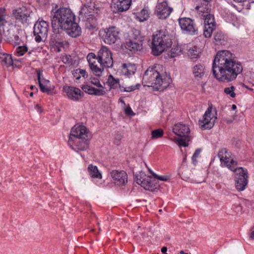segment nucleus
<instances>
[{
    "instance_id": "obj_10",
    "label": "nucleus",
    "mask_w": 254,
    "mask_h": 254,
    "mask_svg": "<svg viewBox=\"0 0 254 254\" xmlns=\"http://www.w3.org/2000/svg\"><path fill=\"white\" fill-rule=\"evenodd\" d=\"M103 40L105 43L114 45L117 48L122 46L119 36V31L115 27H110L107 30L103 36Z\"/></svg>"
},
{
    "instance_id": "obj_46",
    "label": "nucleus",
    "mask_w": 254,
    "mask_h": 254,
    "mask_svg": "<svg viewBox=\"0 0 254 254\" xmlns=\"http://www.w3.org/2000/svg\"><path fill=\"white\" fill-rule=\"evenodd\" d=\"M151 174L155 178L161 181H167L169 179V177L168 176H159L154 172H151Z\"/></svg>"
},
{
    "instance_id": "obj_18",
    "label": "nucleus",
    "mask_w": 254,
    "mask_h": 254,
    "mask_svg": "<svg viewBox=\"0 0 254 254\" xmlns=\"http://www.w3.org/2000/svg\"><path fill=\"white\" fill-rule=\"evenodd\" d=\"M111 176L117 185H124L127 182V174L124 171L113 170L111 172Z\"/></svg>"
},
{
    "instance_id": "obj_32",
    "label": "nucleus",
    "mask_w": 254,
    "mask_h": 254,
    "mask_svg": "<svg viewBox=\"0 0 254 254\" xmlns=\"http://www.w3.org/2000/svg\"><path fill=\"white\" fill-rule=\"evenodd\" d=\"M204 16L205 17L204 25L215 27V23L213 15L209 14Z\"/></svg>"
},
{
    "instance_id": "obj_42",
    "label": "nucleus",
    "mask_w": 254,
    "mask_h": 254,
    "mask_svg": "<svg viewBox=\"0 0 254 254\" xmlns=\"http://www.w3.org/2000/svg\"><path fill=\"white\" fill-rule=\"evenodd\" d=\"M81 88L85 92L91 95H93V93L95 91V88L89 85H84L82 86Z\"/></svg>"
},
{
    "instance_id": "obj_55",
    "label": "nucleus",
    "mask_w": 254,
    "mask_h": 254,
    "mask_svg": "<svg viewBox=\"0 0 254 254\" xmlns=\"http://www.w3.org/2000/svg\"><path fill=\"white\" fill-rule=\"evenodd\" d=\"M41 81H42V83L44 85H47L50 83L49 80H46L45 79H43L42 80H41Z\"/></svg>"
},
{
    "instance_id": "obj_7",
    "label": "nucleus",
    "mask_w": 254,
    "mask_h": 254,
    "mask_svg": "<svg viewBox=\"0 0 254 254\" xmlns=\"http://www.w3.org/2000/svg\"><path fill=\"white\" fill-rule=\"evenodd\" d=\"M49 27V23L43 20H39L35 23L33 34L37 42H41L46 39Z\"/></svg>"
},
{
    "instance_id": "obj_39",
    "label": "nucleus",
    "mask_w": 254,
    "mask_h": 254,
    "mask_svg": "<svg viewBox=\"0 0 254 254\" xmlns=\"http://www.w3.org/2000/svg\"><path fill=\"white\" fill-rule=\"evenodd\" d=\"M80 76H82L83 77H85V76L87 77L86 70L81 69H76L75 73L74 74V76L76 78V79L78 80L80 78Z\"/></svg>"
},
{
    "instance_id": "obj_50",
    "label": "nucleus",
    "mask_w": 254,
    "mask_h": 254,
    "mask_svg": "<svg viewBox=\"0 0 254 254\" xmlns=\"http://www.w3.org/2000/svg\"><path fill=\"white\" fill-rule=\"evenodd\" d=\"M140 85L139 84H137L136 85V86H131L125 88L124 89V92H131L132 91H134L136 89V87L139 86Z\"/></svg>"
},
{
    "instance_id": "obj_40",
    "label": "nucleus",
    "mask_w": 254,
    "mask_h": 254,
    "mask_svg": "<svg viewBox=\"0 0 254 254\" xmlns=\"http://www.w3.org/2000/svg\"><path fill=\"white\" fill-rule=\"evenodd\" d=\"M199 54L198 49L194 46L189 50V55L191 58H196Z\"/></svg>"
},
{
    "instance_id": "obj_30",
    "label": "nucleus",
    "mask_w": 254,
    "mask_h": 254,
    "mask_svg": "<svg viewBox=\"0 0 254 254\" xmlns=\"http://www.w3.org/2000/svg\"><path fill=\"white\" fill-rule=\"evenodd\" d=\"M2 64H5L6 66H10L13 64L12 56L9 54H3L0 57Z\"/></svg>"
},
{
    "instance_id": "obj_13",
    "label": "nucleus",
    "mask_w": 254,
    "mask_h": 254,
    "mask_svg": "<svg viewBox=\"0 0 254 254\" xmlns=\"http://www.w3.org/2000/svg\"><path fill=\"white\" fill-rule=\"evenodd\" d=\"M211 112L212 105H210L205 111L203 116V119L199 121V125L201 129H209L214 126V123L217 120V117H211Z\"/></svg>"
},
{
    "instance_id": "obj_22",
    "label": "nucleus",
    "mask_w": 254,
    "mask_h": 254,
    "mask_svg": "<svg viewBox=\"0 0 254 254\" xmlns=\"http://www.w3.org/2000/svg\"><path fill=\"white\" fill-rule=\"evenodd\" d=\"M90 69L96 76H101L104 70V67L101 66L98 62L97 58L95 61H91L89 63Z\"/></svg>"
},
{
    "instance_id": "obj_20",
    "label": "nucleus",
    "mask_w": 254,
    "mask_h": 254,
    "mask_svg": "<svg viewBox=\"0 0 254 254\" xmlns=\"http://www.w3.org/2000/svg\"><path fill=\"white\" fill-rule=\"evenodd\" d=\"M136 70L135 64H124L122 66V73L129 77L130 75H133Z\"/></svg>"
},
{
    "instance_id": "obj_49",
    "label": "nucleus",
    "mask_w": 254,
    "mask_h": 254,
    "mask_svg": "<svg viewBox=\"0 0 254 254\" xmlns=\"http://www.w3.org/2000/svg\"><path fill=\"white\" fill-rule=\"evenodd\" d=\"M105 91L102 89L95 88V91L93 93V95L97 96H103L105 95Z\"/></svg>"
},
{
    "instance_id": "obj_60",
    "label": "nucleus",
    "mask_w": 254,
    "mask_h": 254,
    "mask_svg": "<svg viewBox=\"0 0 254 254\" xmlns=\"http://www.w3.org/2000/svg\"><path fill=\"white\" fill-rule=\"evenodd\" d=\"M233 0L236 2H242L245 1L246 0Z\"/></svg>"
},
{
    "instance_id": "obj_1",
    "label": "nucleus",
    "mask_w": 254,
    "mask_h": 254,
    "mask_svg": "<svg viewBox=\"0 0 254 254\" xmlns=\"http://www.w3.org/2000/svg\"><path fill=\"white\" fill-rule=\"evenodd\" d=\"M243 71L241 64L234 60L228 51L218 52L212 64V72L218 80L228 82L235 80Z\"/></svg>"
},
{
    "instance_id": "obj_5",
    "label": "nucleus",
    "mask_w": 254,
    "mask_h": 254,
    "mask_svg": "<svg viewBox=\"0 0 254 254\" xmlns=\"http://www.w3.org/2000/svg\"><path fill=\"white\" fill-rule=\"evenodd\" d=\"M172 45V39L169 34L160 30L153 36L152 41V53L154 56H159L170 48Z\"/></svg>"
},
{
    "instance_id": "obj_63",
    "label": "nucleus",
    "mask_w": 254,
    "mask_h": 254,
    "mask_svg": "<svg viewBox=\"0 0 254 254\" xmlns=\"http://www.w3.org/2000/svg\"><path fill=\"white\" fill-rule=\"evenodd\" d=\"M34 86H33V85L31 86V87H30V89H34Z\"/></svg>"
},
{
    "instance_id": "obj_19",
    "label": "nucleus",
    "mask_w": 254,
    "mask_h": 254,
    "mask_svg": "<svg viewBox=\"0 0 254 254\" xmlns=\"http://www.w3.org/2000/svg\"><path fill=\"white\" fill-rule=\"evenodd\" d=\"M54 34L51 36L50 43L52 46H55L58 48V51L60 52L61 50L59 49L60 47L62 46L63 44V40L60 34L63 31H59V32H56L53 30Z\"/></svg>"
},
{
    "instance_id": "obj_54",
    "label": "nucleus",
    "mask_w": 254,
    "mask_h": 254,
    "mask_svg": "<svg viewBox=\"0 0 254 254\" xmlns=\"http://www.w3.org/2000/svg\"><path fill=\"white\" fill-rule=\"evenodd\" d=\"M35 109L37 110V111L38 113H41L42 112V110L41 106L39 105H38V104H36L35 105Z\"/></svg>"
},
{
    "instance_id": "obj_34",
    "label": "nucleus",
    "mask_w": 254,
    "mask_h": 254,
    "mask_svg": "<svg viewBox=\"0 0 254 254\" xmlns=\"http://www.w3.org/2000/svg\"><path fill=\"white\" fill-rule=\"evenodd\" d=\"M0 35L6 38L7 40H13V36L14 34L12 32L11 29H7L5 30V29L0 31Z\"/></svg>"
},
{
    "instance_id": "obj_59",
    "label": "nucleus",
    "mask_w": 254,
    "mask_h": 254,
    "mask_svg": "<svg viewBox=\"0 0 254 254\" xmlns=\"http://www.w3.org/2000/svg\"><path fill=\"white\" fill-rule=\"evenodd\" d=\"M236 208L238 209V211H239L241 210V206L240 205H237Z\"/></svg>"
},
{
    "instance_id": "obj_25",
    "label": "nucleus",
    "mask_w": 254,
    "mask_h": 254,
    "mask_svg": "<svg viewBox=\"0 0 254 254\" xmlns=\"http://www.w3.org/2000/svg\"><path fill=\"white\" fill-rule=\"evenodd\" d=\"M88 170L91 177L100 179L102 178V175L99 172V170L96 166H93L92 164L89 165L88 167Z\"/></svg>"
},
{
    "instance_id": "obj_3",
    "label": "nucleus",
    "mask_w": 254,
    "mask_h": 254,
    "mask_svg": "<svg viewBox=\"0 0 254 254\" xmlns=\"http://www.w3.org/2000/svg\"><path fill=\"white\" fill-rule=\"evenodd\" d=\"M91 134L84 126H74L71 130L69 137V143L73 142L76 144V148L72 147L75 151H84L89 147V140L91 138Z\"/></svg>"
},
{
    "instance_id": "obj_23",
    "label": "nucleus",
    "mask_w": 254,
    "mask_h": 254,
    "mask_svg": "<svg viewBox=\"0 0 254 254\" xmlns=\"http://www.w3.org/2000/svg\"><path fill=\"white\" fill-rule=\"evenodd\" d=\"M127 47L130 51H140L142 49V41H135V40H130L127 42Z\"/></svg>"
},
{
    "instance_id": "obj_56",
    "label": "nucleus",
    "mask_w": 254,
    "mask_h": 254,
    "mask_svg": "<svg viewBox=\"0 0 254 254\" xmlns=\"http://www.w3.org/2000/svg\"><path fill=\"white\" fill-rule=\"evenodd\" d=\"M167 251V248L166 247H163L161 248V251L163 253H165Z\"/></svg>"
},
{
    "instance_id": "obj_9",
    "label": "nucleus",
    "mask_w": 254,
    "mask_h": 254,
    "mask_svg": "<svg viewBox=\"0 0 254 254\" xmlns=\"http://www.w3.org/2000/svg\"><path fill=\"white\" fill-rule=\"evenodd\" d=\"M97 60L100 65L104 68H110L113 65L112 53L105 46H102L98 51Z\"/></svg>"
},
{
    "instance_id": "obj_16",
    "label": "nucleus",
    "mask_w": 254,
    "mask_h": 254,
    "mask_svg": "<svg viewBox=\"0 0 254 254\" xmlns=\"http://www.w3.org/2000/svg\"><path fill=\"white\" fill-rule=\"evenodd\" d=\"M112 8L114 13H120L126 11L130 6L131 0H112Z\"/></svg>"
},
{
    "instance_id": "obj_17",
    "label": "nucleus",
    "mask_w": 254,
    "mask_h": 254,
    "mask_svg": "<svg viewBox=\"0 0 254 254\" xmlns=\"http://www.w3.org/2000/svg\"><path fill=\"white\" fill-rule=\"evenodd\" d=\"M68 97L73 101H78L81 98L84 93L80 89L72 86H67L64 88Z\"/></svg>"
},
{
    "instance_id": "obj_2",
    "label": "nucleus",
    "mask_w": 254,
    "mask_h": 254,
    "mask_svg": "<svg viewBox=\"0 0 254 254\" xmlns=\"http://www.w3.org/2000/svg\"><path fill=\"white\" fill-rule=\"evenodd\" d=\"M51 24L56 32L65 31L70 36L76 38L81 33V29L75 22V15L70 9L66 7L58 8L57 6L51 12Z\"/></svg>"
},
{
    "instance_id": "obj_8",
    "label": "nucleus",
    "mask_w": 254,
    "mask_h": 254,
    "mask_svg": "<svg viewBox=\"0 0 254 254\" xmlns=\"http://www.w3.org/2000/svg\"><path fill=\"white\" fill-rule=\"evenodd\" d=\"M32 13V11L29 7L23 5L12 10V15L16 20L23 24L29 23Z\"/></svg>"
},
{
    "instance_id": "obj_52",
    "label": "nucleus",
    "mask_w": 254,
    "mask_h": 254,
    "mask_svg": "<svg viewBox=\"0 0 254 254\" xmlns=\"http://www.w3.org/2000/svg\"><path fill=\"white\" fill-rule=\"evenodd\" d=\"M251 232L250 234V239L252 240H254V227L251 229Z\"/></svg>"
},
{
    "instance_id": "obj_31",
    "label": "nucleus",
    "mask_w": 254,
    "mask_h": 254,
    "mask_svg": "<svg viewBox=\"0 0 254 254\" xmlns=\"http://www.w3.org/2000/svg\"><path fill=\"white\" fill-rule=\"evenodd\" d=\"M6 17L4 9L0 8V31L4 29V27L7 23Z\"/></svg>"
},
{
    "instance_id": "obj_41",
    "label": "nucleus",
    "mask_w": 254,
    "mask_h": 254,
    "mask_svg": "<svg viewBox=\"0 0 254 254\" xmlns=\"http://www.w3.org/2000/svg\"><path fill=\"white\" fill-rule=\"evenodd\" d=\"M146 177L147 176L144 173H140L139 174L136 175L135 180L136 183L141 185Z\"/></svg>"
},
{
    "instance_id": "obj_33",
    "label": "nucleus",
    "mask_w": 254,
    "mask_h": 254,
    "mask_svg": "<svg viewBox=\"0 0 254 254\" xmlns=\"http://www.w3.org/2000/svg\"><path fill=\"white\" fill-rule=\"evenodd\" d=\"M86 21V27L89 29H97V22L95 17L91 18L89 19H85Z\"/></svg>"
},
{
    "instance_id": "obj_14",
    "label": "nucleus",
    "mask_w": 254,
    "mask_h": 254,
    "mask_svg": "<svg viewBox=\"0 0 254 254\" xmlns=\"http://www.w3.org/2000/svg\"><path fill=\"white\" fill-rule=\"evenodd\" d=\"M218 156L221 162H224L226 167L231 171L236 170L237 162L231 157L226 148L221 149L218 152Z\"/></svg>"
},
{
    "instance_id": "obj_11",
    "label": "nucleus",
    "mask_w": 254,
    "mask_h": 254,
    "mask_svg": "<svg viewBox=\"0 0 254 254\" xmlns=\"http://www.w3.org/2000/svg\"><path fill=\"white\" fill-rule=\"evenodd\" d=\"M235 172L236 188L238 190H243L245 189L248 184V172L242 167H236Z\"/></svg>"
},
{
    "instance_id": "obj_15",
    "label": "nucleus",
    "mask_w": 254,
    "mask_h": 254,
    "mask_svg": "<svg viewBox=\"0 0 254 254\" xmlns=\"http://www.w3.org/2000/svg\"><path fill=\"white\" fill-rule=\"evenodd\" d=\"M173 8L168 6L166 1L158 3L156 6L155 14L159 19H165L172 12Z\"/></svg>"
},
{
    "instance_id": "obj_57",
    "label": "nucleus",
    "mask_w": 254,
    "mask_h": 254,
    "mask_svg": "<svg viewBox=\"0 0 254 254\" xmlns=\"http://www.w3.org/2000/svg\"><path fill=\"white\" fill-rule=\"evenodd\" d=\"M13 38L15 41H18L19 40V37L17 35H14L13 36Z\"/></svg>"
},
{
    "instance_id": "obj_6",
    "label": "nucleus",
    "mask_w": 254,
    "mask_h": 254,
    "mask_svg": "<svg viewBox=\"0 0 254 254\" xmlns=\"http://www.w3.org/2000/svg\"><path fill=\"white\" fill-rule=\"evenodd\" d=\"M173 131L175 134L180 137L179 138L175 139L176 142L179 146L187 147L189 145L188 142L190 141L189 135L190 130L188 126L178 123L175 125Z\"/></svg>"
},
{
    "instance_id": "obj_58",
    "label": "nucleus",
    "mask_w": 254,
    "mask_h": 254,
    "mask_svg": "<svg viewBox=\"0 0 254 254\" xmlns=\"http://www.w3.org/2000/svg\"><path fill=\"white\" fill-rule=\"evenodd\" d=\"M136 35H138L139 34V31L137 30H135L134 32H133Z\"/></svg>"
},
{
    "instance_id": "obj_53",
    "label": "nucleus",
    "mask_w": 254,
    "mask_h": 254,
    "mask_svg": "<svg viewBox=\"0 0 254 254\" xmlns=\"http://www.w3.org/2000/svg\"><path fill=\"white\" fill-rule=\"evenodd\" d=\"M70 56L68 57L66 56L65 58L63 59L64 62V63H70L71 62Z\"/></svg>"
},
{
    "instance_id": "obj_37",
    "label": "nucleus",
    "mask_w": 254,
    "mask_h": 254,
    "mask_svg": "<svg viewBox=\"0 0 254 254\" xmlns=\"http://www.w3.org/2000/svg\"><path fill=\"white\" fill-rule=\"evenodd\" d=\"M181 52V48L179 46H176L171 50L169 55L171 58H174L180 55Z\"/></svg>"
},
{
    "instance_id": "obj_29",
    "label": "nucleus",
    "mask_w": 254,
    "mask_h": 254,
    "mask_svg": "<svg viewBox=\"0 0 254 254\" xmlns=\"http://www.w3.org/2000/svg\"><path fill=\"white\" fill-rule=\"evenodd\" d=\"M193 73L195 77L201 78L204 74V67L200 64H198L194 66Z\"/></svg>"
},
{
    "instance_id": "obj_51",
    "label": "nucleus",
    "mask_w": 254,
    "mask_h": 254,
    "mask_svg": "<svg viewBox=\"0 0 254 254\" xmlns=\"http://www.w3.org/2000/svg\"><path fill=\"white\" fill-rule=\"evenodd\" d=\"M125 113L127 115H128V116H134V113L133 112V111H132V109H131V108L129 106L127 107L126 108Z\"/></svg>"
},
{
    "instance_id": "obj_48",
    "label": "nucleus",
    "mask_w": 254,
    "mask_h": 254,
    "mask_svg": "<svg viewBox=\"0 0 254 254\" xmlns=\"http://www.w3.org/2000/svg\"><path fill=\"white\" fill-rule=\"evenodd\" d=\"M97 58V56L93 53H89L87 56V60L88 63H90L91 61H95V59Z\"/></svg>"
},
{
    "instance_id": "obj_27",
    "label": "nucleus",
    "mask_w": 254,
    "mask_h": 254,
    "mask_svg": "<svg viewBox=\"0 0 254 254\" xmlns=\"http://www.w3.org/2000/svg\"><path fill=\"white\" fill-rule=\"evenodd\" d=\"M214 40L216 45H222L225 44L226 38L222 32L216 31L214 33Z\"/></svg>"
},
{
    "instance_id": "obj_38",
    "label": "nucleus",
    "mask_w": 254,
    "mask_h": 254,
    "mask_svg": "<svg viewBox=\"0 0 254 254\" xmlns=\"http://www.w3.org/2000/svg\"><path fill=\"white\" fill-rule=\"evenodd\" d=\"M164 134V132L163 129H155L152 131L151 135H152V139H155L163 136Z\"/></svg>"
},
{
    "instance_id": "obj_4",
    "label": "nucleus",
    "mask_w": 254,
    "mask_h": 254,
    "mask_svg": "<svg viewBox=\"0 0 254 254\" xmlns=\"http://www.w3.org/2000/svg\"><path fill=\"white\" fill-rule=\"evenodd\" d=\"M142 84L145 86L152 87L157 91H163L169 85V82L162 78L156 67L147 68L143 76Z\"/></svg>"
},
{
    "instance_id": "obj_35",
    "label": "nucleus",
    "mask_w": 254,
    "mask_h": 254,
    "mask_svg": "<svg viewBox=\"0 0 254 254\" xmlns=\"http://www.w3.org/2000/svg\"><path fill=\"white\" fill-rule=\"evenodd\" d=\"M215 27H214L204 25L203 34L205 37H210L212 33V32L215 30Z\"/></svg>"
},
{
    "instance_id": "obj_47",
    "label": "nucleus",
    "mask_w": 254,
    "mask_h": 254,
    "mask_svg": "<svg viewBox=\"0 0 254 254\" xmlns=\"http://www.w3.org/2000/svg\"><path fill=\"white\" fill-rule=\"evenodd\" d=\"M90 83L94 85L95 86L98 87H103L102 85L100 83V81L97 78H93L91 79Z\"/></svg>"
},
{
    "instance_id": "obj_12",
    "label": "nucleus",
    "mask_w": 254,
    "mask_h": 254,
    "mask_svg": "<svg viewBox=\"0 0 254 254\" xmlns=\"http://www.w3.org/2000/svg\"><path fill=\"white\" fill-rule=\"evenodd\" d=\"M179 25L183 31L186 34L195 35L198 34V29L194 21L190 18L184 17L179 19Z\"/></svg>"
},
{
    "instance_id": "obj_36",
    "label": "nucleus",
    "mask_w": 254,
    "mask_h": 254,
    "mask_svg": "<svg viewBox=\"0 0 254 254\" xmlns=\"http://www.w3.org/2000/svg\"><path fill=\"white\" fill-rule=\"evenodd\" d=\"M149 13L147 9L143 8L138 14V18L140 21H144L148 19L149 17Z\"/></svg>"
},
{
    "instance_id": "obj_45",
    "label": "nucleus",
    "mask_w": 254,
    "mask_h": 254,
    "mask_svg": "<svg viewBox=\"0 0 254 254\" xmlns=\"http://www.w3.org/2000/svg\"><path fill=\"white\" fill-rule=\"evenodd\" d=\"M200 152H201V149H197L194 154H193L192 157H191V159H192V163H193V164L194 165H196V164L197 163V160H196V158L198 157L200 153Z\"/></svg>"
},
{
    "instance_id": "obj_61",
    "label": "nucleus",
    "mask_w": 254,
    "mask_h": 254,
    "mask_svg": "<svg viewBox=\"0 0 254 254\" xmlns=\"http://www.w3.org/2000/svg\"><path fill=\"white\" fill-rule=\"evenodd\" d=\"M237 108V107L235 105H232V109L234 110Z\"/></svg>"
},
{
    "instance_id": "obj_43",
    "label": "nucleus",
    "mask_w": 254,
    "mask_h": 254,
    "mask_svg": "<svg viewBox=\"0 0 254 254\" xmlns=\"http://www.w3.org/2000/svg\"><path fill=\"white\" fill-rule=\"evenodd\" d=\"M235 89V88L233 86L230 87H226L224 89V92L231 97L234 98L236 96V94L234 93Z\"/></svg>"
},
{
    "instance_id": "obj_28",
    "label": "nucleus",
    "mask_w": 254,
    "mask_h": 254,
    "mask_svg": "<svg viewBox=\"0 0 254 254\" xmlns=\"http://www.w3.org/2000/svg\"><path fill=\"white\" fill-rule=\"evenodd\" d=\"M107 82L110 87V89H117L120 87V79L115 78L111 74L108 76Z\"/></svg>"
},
{
    "instance_id": "obj_21",
    "label": "nucleus",
    "mask_w": 254,
    "mask_h": 254,
    "mask_svg": "<svg viewBox=\"0 0 254 254\" xmlns=\"http://www.w3.org/2000/svg\"><path fill=\"white\" fill-rule=\"evenodd\" d=\"M93 9L89 6L84 5L79 11L80 18L83 20L89 19L94 17L92 14Z\"/></svg>"
},
{
    "instance_id": "obj_44",
    "label": "nucleus",
    "mask_w": 254,
    "mask_h": 254,
    "mask_svg": "<svg viewBox=\"0 0 254 254\" xmlns=\"http://www.w3.org/2000/svg\"><path fill=\"white\" fill-rule=\"evenodd\" d=\"M28 51V48L26 46H19L16 48V52L19 56H22Z\"/></svg>"
},
{
    "instance_id": "obj_24",
    "label": "nucleus",
    "mask_w": 254,
    "mask_h": 254,
    "mask_svg": "<svg viewBox=\"0 0 254 254\" xmlns=\"http://www.w3.org/2000/svg\"><path fill=\"white\" fill-rule=\"evenodd\" d=\"M154 181L155 180H153L152 178L147 176L141 186L145 190H152L157 188Z\"/></svg>"
},
{
    "instance_id": "obj_26",
    "label": "nucleus",
    "mask_w": 254,
    "mask_h": 254,
    "mask_svg": "<svg viewBox=\"0 0 254 254\" xmlns=\"http://www.w3.org/2000/svg\"><path fill=\"white\" fill-rule=\"evenodd\" d=\"M37 74L38 76V80L40 87V90L43 93H46L48 94H51V89L47 87V85H44L41 79V75L42 74V71L40 69L37 70Z\"/></svg>"
},
{
    "instance_id": "obj_64",
    "label": "nucleus",
    "mask_w": 254,
    "mask_h": 254,
    "mask_svg": "<svg viewBox=\"0 0 254 254\" xmlns=\"http://www.w3.org/2000/svg\"><path fill=\"white\" fill-rule=\"evenodd\" d=\"M33 92H31V93L30 94V96L31 97H32V96H33Z\"/></svg>"
},
{
    "instance_id": "obj_62",
    "label": "nucleus",
    "mask_w": 254,
    "mask_h": 254,
    "mask_svg": "<svg viewBox=\"0 0 254 254\" xmlns=\"http://www.w3.org/2000/svg\"><path fill=\"white\" fill-rule=\"evenodd\" d=\"M180 254H186V253H185V252L183 251H181L180 252Z\"/></svg>"
}]
</instances>
